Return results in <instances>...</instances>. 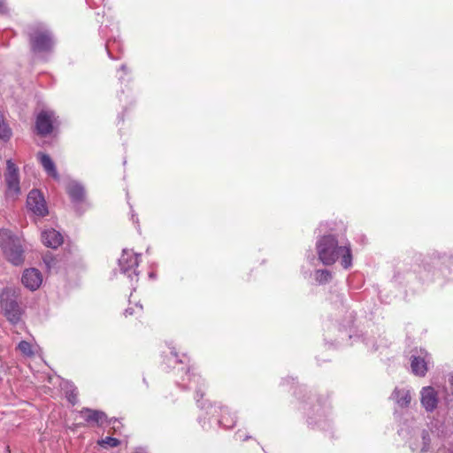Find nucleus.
<instances>
[{
	"mask_svg": "<svg viewBox=\"0 0 453 453\" xmlns=\"http://www.w3.org/2000/svg\"><path fill=\"white\" fill-rule=\"evenodd\" d=\"M1 311L12 324L20 321L23 311L18 303V296L12 288H4L0 294Z\"/></svg>",
	"mask_w": 453,
	"mask_h": 453,
	"instance_id": "obj_4",
	"label": "nucleus"
},
{
	"mask_svg": "<svg viewBox=\"0 0 453 453\" xmlns=\"http://www.w3.org/2000/svg\"><path fill=\"white\" fill-rule=\"evenodd\" d=\"M27 206L35 215L45 216L48 209L42 193L37 189L31 190L27 198Z\"/></svg>",
	"mask_w": 453,
	"mask_h": 453,
	"instance_id": "obj_9",
	"label": "nucleus"
},
{
	"mask_svg": "<svg viewBox=\"0 0 453 453\" xmlns=\"http://www.w3.org/2000/svg\"><path fill=\"white\" fill-rule=\"evenodd\" d=\"M317 251L319 259L326 265H333L340 257L341 264L345 269L352 265L350 244L340 246L337 239L332 234L325 235L318 241Z\"/></svg>",
	"mask_w": 453,
	"mask_h": 453,
	"instance_id": "obj_1",
	"label": "nucleus"
},
{
	"mask_svg": "<svg viewBox=\"0 0 453 453\" xmlns=\"http://www.w3.org/2000/svg\"><path fill=\"white\" fill-rule=\"evenodd\" d=\"M42 241L45 246L57 249L63 243V236L55 229H49L42 233Z\"/></svg>",
	"mask_w": 453,
	"mask_h": 453,
	"instance_id": "obj_12",
	"label": "nucleus"
},
{
	"mask_svg": "<svg viewBox=\"0 0 453 453\" xmlns=\"http://www.w3.org/2000/svg\"><path fill=\"white\" fill-rule=\"evenodd\" d=\"M2 382V378L0 377V383Z\"/></svg>",
	"mask_w": 453,
	"mask_h": 453,
	"instance_id": "obj_27",
	"label": "nucleus"
},
{
	"mask_svg": "<svg viewBox=\"0 0 453 453\" xmlns=\"http://www.w3.org/2000/svg\"><path fill=\"white\" fill-rule=\"evenodd\" d=\"M22 284L28 289L36 290L42 282V276L35 268L26 269L21 278Z\"/></svg>",
	"mask_w": 453,
	"mask_h": 453,
	"instance_id": "obj_11",
	"label": "nucleus"
},
{
	"mask_svg": "<svg viewBox=\"0 0 453 453\" xmlns=\"http://www.w3.org/2000/svg\"><path fill=\"white\" fill-rule=\"evenodd\" d=\"M134 313L133 308H127L125 310L124 315L127 317L128 315H132Z\"/></svg>",
	"mask_w": 453,
	"mask_h": 453,
	"instance_id": "obj_24",
	"label": "nucleus"
},
{
	"mask_svg": "<svg viewBox=\"0 0 453 453\" xmlns=\"http://www.w3.org/2000/svg\"><path fill=\"white\" fill-rule=\"evenodd\" d=\"M6 183V196L15 199L20 194L19 168L11 160L6 162V173H4Z\"/></svg>",
	"mask_w": 453,
	"mask_h": 453,
	"instance_id": "obj_5",
	"label": "nucleus"
},
{
	"mask_svg": "<svg viewBox=\"0 0 453 453\" xmlns=\"http://www.w3.org/2000/svg\"><path fill=\"white\" fill-rule=\"evenodd\" d=\"M450 384L453 386V377L450 379Z\"/></svg>",
	"mask_w": 453,
	"mask_h": 453,
	"instance_id": "obj_26",
	"label": "nucleus"
},
{
	"mask_svg": "<svg viewBox=\"0 0 453 453\" xmlns=\"http://www.w3.org/2000/svg\"><path fill=\"white\" fill-rule=\"evenodd\" d=\"M101 446H108L111 448H114L119 445V441L117 438L107 436L106 438L101 440L98 442Z\"/></svg>",
	"mask_w": 453,
	"mask_h": 453,
	"instance_id": "obj_20",
	"label": "nucleus"
},
{
	"mask_svg": "<svg viewBox=\"0 0 453 453\" xmlns=\"http://www.w3.org/2000/svg\"><path fill=\"white\" fill-rule=\"evenodd\" d=\"M30 50L34 54L52 51L55 40L52 32L43 23H34L27 27Z\"/></svg>",
	"mask_w": 453,
	"mask_h": 453,
	"instance_id": "obj_2",
	"label": "nucleus"
},
{
	"mask_svg": "<svg viewBox=\"0 0 453 453\" xmlns=\"http://www.w3.org/2000/svg\"><path fill=\"white\" fill-rule=\"evenodd\" d=\"M200 396L201 398L203 396V393L202 392V388H199L198 389H196V397H198ZM199 398H196V402L199 403Z\"/></svg>",
	"mask_w": 453,
	"mask_h": 453,
	"instance_id": "obj_23",
	"label": "nucleus"
},
{
	"mask_svg": "<svg viewBox=\"0 0 453 453\" xmlns=\"http://www.w3.org/2000/svg\"><path fill=\"white\" fill-rule=\"evenodd\" d=\"M55 124H57L55 113L50 111H42L36 118V131L40 135L46 136L53 131Z\"/></svg>",
	"mask_w": 453,
	"mask_h": 453,
	"instance_id": "obj_8",
	"label": "nucleus"
},
{
	"mask_svg": "<svg viewBox=\"0 0 453 453\" xmlns=\"http://www.w3.org/2000/svg\"><path fill=\"white\" fill-rule=\"evenodd\" d=\"M219 424L226 428H232L234 426L235 418L230 415L227 408H223Z\"/></svg>",
	"mask_w": 453,
	"mask_h": 453,
	"instance_id": "obj_17",
	"label": "nucleus"
},
{
	"mask_svg": "<svg viewBox=\"0 0 453 453\" xmlns=\"http://www.w3.org/2000/svg\"><path fill=\"white\" fill-rule=\"evenodd\" d=\"M420 403L427 412L434 411L438 405V393L430 386L422 388L420 391Z\"/></svg>",
	"mask_w": 453,
	"mask_h": 453,
	"instance_id": "obj_10",
	"label": "nucleus"
},
{
	"mask_svg": "<svg viewBox=\"0 0 453 453\" xmlns=\"http://www.w3.org/2000/svg\"><path fill=\"white\" fill-rule=\"evenodd\" d=\"M0 247L5 258L13 265H21L24 262V249L21 241L10 230L0 229Z\"/></svg>",
	"mask_w": 453,
	"mask_h": 453,
	"instance_id": "obj_3",
	"label": "nucleus"
},
{
	"mask_svg": "<svg viewBox=\"0 0 453 453\" xmlns=\"http://www.w3.org/2000/svg\"><path fill=\"white\" fill-rule=\"evenodd\" d=\"M139 255L132 250H123L119 258V266L122 273L127 275L132 280L138 276L137 267L139 265Z\"/></svg>",
	"mask_w": 453,
	"mask_h": 453,
	"instance_id": "obj_6",
	"label": "nucleus"
},
{
	"mask_svg": "<svg viewBox=\"0 0 453 453\" xmlns=\"http://www.w3.org/2000/svg\"><path fill=\"white\" fill-rule=\"evenodd\" d=\"M391 398L402 408L408 407L411 401L410 391L404 388H395L391 395Z\"/></svg>",
	"mask_w": 453,
	"mask_h": 453,
	"instance_id": "obj_16",
	"label": "nucleus"
},
{
	"mask_svg": "<svg viewBox=\"0 0 453 453\" xmlns=\"http://www.w3.org/2000/svg\"><path fill=\"white\" fill-rule=\"evenodd\" d=\"M120 69H121L122 71L126 72V71H127V65H122L120 66Z\"/></svg>",
	"mask_w": 453,
	"mask_h": 453,
	"instance_id": "obj_25",
	"label": "nucleus"
},
{
	"mask_svg": "<svg viewBox=\"0 0 453 453\" xmlns=\"http://www.w3.org/2000/svg\"><path fill=\"white\" fill-rule=\"evenodd\" d=\"M104 0H87L89 4H93L94 6H99L104 3Z\"/></svg>",
	"mask_w": 453,
	"mask_h": 453,
	"instance_id": "obj_21",
	"label": "nucleus"
},
{
	"mask_svg": "<svg viewBox=\"0 0 453 453\" xmlns=\"http://www.w3.org/2000/svg\"><path fill=\"white\" fill-rule=\"evenodd\" d=\"M18 349L26 357H32L34 355L32 345L27 341H21L18 344Z\"/></svg>",
	"mask_w": 453,
	"mask_h": 453,
	"instance_id": "obj_19",
	"label": "nucleus"
},
{
	"mask_svg": "<svg viewBox=\"0 0 453 453\" xmlns=\"http://www.w3.org/2000/svg\"><path fill=\"white\" fill-rule=\"evenodd\" d=\"M430 363V354L424 349H420L417 354H413L411 357V369L412 373L418 377H425Z\"/></svg>",
	"mask_w": 453,
	"mask_h": 453,
	"instance_id": "obj_7",
	"label": "nucleus"
},
{
	"mask_svg": "<svg viewBox=\"0 0 453 453\" xmlns=\"http://www.w3.org/2000/svg\"><path fill=\"white\" fill-rule=\"evenodd\" d=\"M316 280L320 283H326L332 278L331 273L328 270H317L315 273Z\"/></svg>",
	"mask_w": 453,
	"mask_h": 453,
	"instance_id": "obj_18",
	"label": "nucleus"
},
{
	"mask_svg": "<svg viewBox=\"0 0 453 453\" xmlns=\"http://www.w3.org/2000/svg\"><path fill=\"white\" fill-rule=\"evenodd\" d=\"M6 12V6L4 4V0H0V13H5Z\"/></svg>",
	"mask_w": 453,
	"mask_h": 453,
	"instance_id": "obj_22",
	"label": "nucleus"
},
{
	"mask_svg": "<svg viewBox=\"0 0 453 453\" xmlns=\"http://www.w3.org/2000/svg\"><path fill=\"white\" fill-rule=\"evenodd\" d=\"M66 191L73 203H81L85 198L84 187L77 181H70L66 186Z\"/></svg>",
	"mask_w": 453,
	"mask_h": 453,
	"instance_id": "obj_14",
	"label": "nucleus"
},
{
	"mask_svg": "<svg viewBox=\"0 0 453 453\" xmlns=\"http://www.w3.org/2000/svg\"><path fill=\"white\" fill-rule=\"evenodd\" d=\"M37 158L48 175L51 176L55 180L59 179V174L57 171L55 163L49 155L42 152H38Z\"/></svg>",
	"mask_w": 453,
	"mask_h": 453,
	"instance_id": "obj_15",
	"label": "nucleus"
},
{
	"mask_svg": "<svg viewBox=\"0 0 453 453\" xmlns=\"http://www.w3.org/2000/svg\"><path fill=\"white\" fill-rule=\"evenodd\" d=\"M81 413L87 422L95 424L97 426H101L106 422V415L101 411L83 409Z\"/></svg>",
	"mask_w": 453,
	"mask_h": 453,
	"instance_id": "obj_13",
	"label": "nucleus"
}]
</instances>
